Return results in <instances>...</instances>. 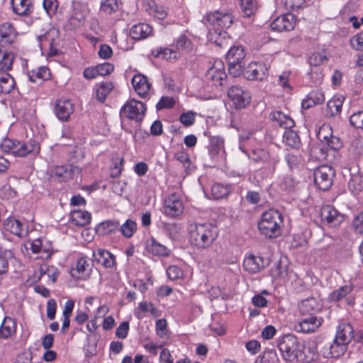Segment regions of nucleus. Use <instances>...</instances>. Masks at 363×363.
Segmentation results:
<instances>
[{"label":"nucleus","instance_id":"f257e3e1","mask_svg":"<svg viewBox=\"0 0 363 363\" xmlns=\"http://www.w3.org/2000/svg\"><path fill=\"white\" fill-rule=\"evenodd\" d=\"M279 349L283 359L286 362L296 361L299 363H309L310 361L305 358L303 354V345L298 341V338L292 335H284L279 341Z\"/></svg>","mask_w":363,"mask_h":363},{"label":"nucleus","instance_id":"f03ea898","mask_svg":"<svg viewBox=\"0 0 363 363\" xmlns=\"http://www.w3.org/2000/svg\"><path fill=\"white\" fill-rule=\"evenodd\" d=\"M218 235L215 226L211 224L195 223L190 226L189 241L198 249H205L213 244Z\"/></svg>","mask_w":363,"mask_h":363},{"label":"nucleus","instance_id":"7ed1b4c3","mask_svg":"<svg viewBox=\"0 0 363 363\" xmlns=\"http://www.w3.org/2000/svg\"><path fill=\"white\" fill-rule=\"evenodd\" d=\"M283 217L277 210L270 209L262 213L258 223L260 233L268 238H276L281 233Z\"/></svg>","mask_w":363,"mask_h":363},{"label":"nucleus","instance_id":"20e7f679","mask_svg":"<svg viewBox=\"0 0 363 363\" xmlns=\"http://www.w3.org/2000/svg\"><path fill=\"white\" fill-rule=\"evenodd\" d=\"M13 60V52L0 50V94H10L16 87L14 79L7 72L11 69Z\"/></svg>","mask_w":363,"mask_h":363},{"label":"nucleus","instance_id":"39448f33","mask_svg":"<svg viewBox=\"0 0 363 363\" xmlns=\"http://www.w3.org/2000/svg\"><path fill=\"white\" fill-rule=\"evenodd\" d=\"M245 56V51L241 46L230 48L225 57L230 74L235 77L243 72Z\"/></svg>","mask_w":363,"mask_h":363},{"label":"nucleus","instance_id":"423d86ee","mask_svg":"<svg viewBox=\"0 0 363 363\" xmlns=\"http://www.w3.org/2000/svg\"><path fill=\"white\" fill-rule=\"evenodd\" d=\"M145 112L146 106L144 103L132 99L127 101L122 106L120 114L122 117H125L137 123H140L145 117Z\"/></svg>","mask_w":363,"mask_h":363},{"label":"nucleus","instance_id":"0eeeda50","mask_svg":"<svg viewBox=\"0 0 363 363\" xmlns=\"http://www.w3.org/2000/svg\"><path fill=\"white\" fill-rule=\"evenodd\" d=\"M335 171L331 167L324 165L315 169L314 182L318 188L323 191L328 190L332 184Z\"/></svg>","mask_w":363,"mask_h":363},{"label":"nucleus","instance_id":"6e6552de","mask_svg":"<svg viewBox=\"0 0 363 363\" xmlns=\"http://www.w3.org/2000/svg\"><path fill=\"white\" fill-rule=\"evenodd\" d=\"M85 19V9L84 5L78 1H73L67 13V22L70 28L75 29L79 27Z\"/></svg>","mask_w":363,"mask_h":363},{"label":"nucleus","instance_id":"1a4fd4ad","mask_svg":"<svg viewBox=\"0 0 363 363\" xmlns=\"http://www.w3.org/2000/svg\"><path fill=\"white\" fill-rule=\"evenodd\" d=\"M228 96L238 109L246 107L251 100L249 92L242 89L239 86L230 87L228 91Z\"/></svg>","mask_w":363,"mask_h":363},{"label":"nucleus","instance_id":"9d476101","mask_svg":"<svg viewBox=\"0 0 363 363\" xmlns=\"http://www.w3.org/2000/svg\"><path fill=\"white\" fill-rule=\"evenodd\" d=\"M207 22L212 26H218L222 29L229 28L233 23V16L228 12L216 11L206 16Z\"/></svg>","mask_w":363,"mask_h":363},{"label":"nucleus","instance_id":"9b49d317","mask_svg":"<svg viewBox=\"0 0 363 363\" xmlns=\"http://www.w3.org/2000/svg\"><path fill=\"white\" fill-rule=\"evenodd\" d=\"M184 211L183 202L179 196L173 194L164 200V213L169 217L180 216Z\"/></svg>","mask_w":363,"mask_h":363},{"label":"nucleus","instance_id":"f8f14e48","mask_svg":"<svg viewBox=\"0 0 363 363\" xmlns=\"http://www.w3.org/2000/svg\"><path fill=\"white\" fill-rule=\"evenodd\" d=\"M206 77V79L213 85H222V81L227 77L223 62L220 60L215 61L213 65L208 69Z\"/></svg>","mask_w":363,"mask_h":363},{"label":"nucleus","instance_id":"ddd939ff","mask_svg":"<svg viewBox=\"0 0 363 363\" xmlns=\"http://www.w3.org/2000/svg\"><path fill=\"white\" fill-rule=\"evenodd\" d=\"M296 16L292 13H286L275 18L270 24L272 30L279 32L289 31L294 28Z\"/></svg>","mask_w":363,"mask_h":363},{"label":"nucleus","instance_id":"4468645a","mask_svg":"<svg viewBox=\"0 0 363 363\" xmlns=\"http://www.w3.org/2000/svg\"><path fill=\"white\" fill-rule=\"evenodd\" d=\"M268 69L264 62H251L247 66L245 76L250 80H264L267 76Z\"/></svg>","mask_w":363,"mask_h":363},{"label":"nucleus","instance_id":"2eb2a0df","mask_svg":"<svg viewBox=\"0 0 363 363\" xmlns=\"http://www.w3.org/2000/svg\"><path fill=\"white\" fill-rule=\"evenodd\" d=\"M320 215L323 220L332 227H336L343 222L344 215L331 206H325L321 208Z\"/></svg>","mask_w":363,"mask_h":363},{"label":"nucleus","instance_id":"dca6fc26","mask_svg":"<svg viewBox=\"0 0 363 363\" xmlns=\"http://www.w3.org/2000/svg\"><path fill=\"white\" fill-rule=\"evenodd\" d=\"M91 267L89 260L85 257L77 259L71 269V275L77 279H86L89 277Z\"/></svg>","mask_w":363,"mask_h":363},{"label":"nucleus","instance_id":"f3484780","mask_svg":"<svg viewBox=\"0 0 363 363\" xmlns=\"http://www.w3.org/2000/svg\"><path fill=\"white\" fill-rule=\"evenodd\" d=\"M267 263L260 256L250 255L243 260V267L245 271L250 274H255L260 272L266 266Z\"/></svg>","mask_w":363,"mask_h":363},{"label":"nucleus","instance_id":"a211bd4d","mask_svg":"<svg viewBox=\"0 0 363 363\" xmlns=\"http://www.w3.org/2000/svg\"><path fill=\"white\" fill-rule=\"evenodd\" d=\"M347 346L348 345L334 339L332 344L323 348V355L325 358H339L345 353Z\"/></svg>","mask_w":363,"mask_h":363},{"label":"nucleus","instance_id":"6ab92c4d","mask_svg":"<svg viewBox=\"0 0 363 363\" xmlns=\"http://www.w3.org/2000/svg\"><path fill=\"white\" fill-rule=\"evenodd\" d=\"M131 82L135 91L139 96L145 98L147 96L151 84L145 75L140 74L134 75Z\"/></svg>","mask_w":363,"mask_h":363},{"label":"nucleus","instance_id":"aec40b11","mask_svg":"<svg viewBox=\"0 0 363 363\" xmlns=\"http://www.w3.org/2000/svg\"><path fill=\"white\" fill-rule=\"evenodd\" d=\"M40 152V145L35 140H30L27 143L18 141L14 156L26 157L28 155H35Z\"/></svg>","mask_w":363,"mask_h":363},{"label":"nucleus","instance_id":"412c9836","mask_svg":"<svg viewBox=\"0 0 363 363\" xmlns=\"http://www.w3.org/2000/svg\"><path fill=\"white\" fill-rule=\"evenodd\" d=\"M145 248L148 252L157 257H168L171 253V250L168 247L161 244L154 238H150L146 240Z\"/></svg>","mask_w":363,"mask_h":363},{"label":"nucleus","instance_id":"4be33fe9","mask_svg":"<svg viewBox=\"0 0 363 363\" xmlns=\"http://www.w3.org/2000/svg\"><path fill=\"white\" fill-rule=\"evenodd\" d=\"M354 336V330L352 325L348 323H342L338 325L334 339L349 345Z\"/></svg>","mask_w":363,"mask_h":363},{"label":"nucleus","instance_id":"5701e85b","mask_svg":"<svg viewBox=\"0 0 363 363\" xmlns=\"http://www.w3.org/2000/svg\"><path fill=\"white\" fill-rule=\"evenodd\" d=\"M323 320L315 316L303 318L296 325V330L303 333L315 332L321 325Z\"/></svg>","mask_w":363,"mask_h":363},{"label":"nucleus","instance_id":"b1692460","mask_svg":"<svg viewBox=\"0 0 363 363\" xmlns=\"http://www.w3.org/2000/svg\"><path fill=\"white\" fill-rule=\"evenodd\" d=\"M73 111V105L67 99L58 100L55 107V115L61 121H67Z\"/></svg>","mask_w":363,"mask_h":363},{"label":"nucleus","instance_id":"393cba45","mask_svg":"<svg viewBox=\"0 0 363 363\" xmlns=\"http://www.w3.org/2000/svg\"><path fill=\"white\" fill-rule=\"evenodd\" d=\"M13 11L19 16H28L33 12V0H11Z\"/></svg>","mask_w":363,"mask_h":363},{"label":"nucleus","instance_id":"a878e982","mask_svg":"<svg viewBox=\"0 0 363 363\" xmlns=\"http://www.w3.org/2000/svg\"><path fill=\"white\" fill-rule=\"evenodd\" d=\"M327 129L328 127L320 128L318 133V138L319 140L321 142V143H325L328 147L330 150H337L340 149L342 146V143L340 140L337 137L333 136L331 133H330V136L325 135Z\"/></svg>","mask_w":363,"mask_h":363},{"label":"nucleus","instance_id":"bb28decb","mask_svg":"<svg viewBox=\"0 0 363 363\" xmlns=\"http://www.w3.org/2000/svg\"><path fill=\"white\" fill-rule=\"evenodd\" d=\"M320 309L321 305L318 301L313 297L302 300L298 304L299 312L303 315H311L320 311Z\"/></svg>","mask_w":363,"mask_h":363},{"label":"nucleus","instance_id":"cd10ccee","mask_svg":"<svg viewBox=\"0 0 363 363\" xmlns=\"http://www.w3.org/2000/svg\"><path fill=\"white\" fill-rule=\"evenodd\" d=\"M152 34V28L147 23H138L132 26L130 35L132 38L140 40L145 39Z\"/></svg>","mask_w":363,"mask_h":363},{"label":"nucleus","instance_id":"c85d7f7f","mask_svg":"<svg viewBox=\"0 0 363 363\" xmlns=\"http://www.w3.org/2000/svg\"><path fill=\"white\" fill-rule=\"evenodd\" d=\"M269 118L274 123L284 129L291 128L294 125V122L291 117L281 111H273L269 115Z\"/></svg>","mask_w":363,"mask_h":363},{"label":"nucleus","instance_id":"c756f323","mask_svg":"<svg viewBox=\"0 0 363 363\" xmlns=\"http://www.w3.org/2000/svg\"><path fill=\"white\" fill-rule=\"evenodd\" d=\"M15 38L16 33L11 23L6 22L0 25V41L2 43H12Z\"/></svg>","mask_w":363,"mask_h":363},{"label":"nucleus","instance_id":"7c9ffc66","mask_svg":"<svg viewBox=\"0 0 363 363\" xmlns=\"http://www.w3.org/2000/svg\"><path fill=\"white\" fill-rule=\"evenodd\" d=\"M255 154L257 155V157L255 160L267 163V166L269 167L271 172L275 171L276 166L279 162V158L277 156L270 155L269 152L262 149L257 150L255 152Z\"/></svg>","mask_w":363,"mask_h":363},{"label":"nucleus","instance_id":"2f4dec72","mask_svg":"<svg viewBox=\"0 0 363 363\" xmlns=\"http://www.w3.org/2000/svg\"><path fill=\"white\" fill-rule=\"evenodd\" d=\"M343 99L342 96H335L327 103L325 114L328 117H333L342 111Z\"/></svg>","mask_w":363,"mask_h":363},{"label":"nucleus","instance_id":"473e14b6","mask_svg":"<svg viewBox=\"0 0 363 363\" xmlns=\"http://www.w3.org/2000/svg\"><path fill=\"white\" fill-rule=\"evenodd\" d=\"M51 174L60 181L63 182L72 177L73 170L70 165H60L52 169Z\"/></svg>","mask_w":363,"mask_h":363},{"label":"nucleus","instance_id":"72a5a7b5","mask_svg":"<svg viewBox=\"0 0 363 363\" xmlns=\"http://www.w3.org/2000/svg\"><path fill=\"white\" fill-rule=\"evenodd\" d=\"M16 330V323L14 319L11 317H6L0 327V337L7 339L15 333Z\"/></svg>","mask_w":363,"mask_h":363},{"label":"nucleus","instance_id":"f704fd0d","mask_svg":"<svg viewBox=\"0 0 363 363\" xmlns=\"http://www.w3.org/2000/svg\"><path fill=\"white\" fill-rule=\"evenodd\" d=\"M154 57L167 60H176L179 57V52L173 48L158 47L152 50Z\"/></svg>","mask_w":363,"mask_h":363},{"label":"nucleus","instance_id":"c9c22d12","mask_svg":"<svg viewBox=\"0 0 363 363\" xmlns=\"http://www.w3.org/2000/svg\"><path fill=\"white\" fill-rule=\"evenodd\" d=\"M71 220L77 226H84L91 221V215L89 212L82 210H75L71 213Z\"/></svg>","mask_w":363,"mask_h":363},{"label":"nucleus","instance_id":"e433bc0d","mask_svg":"<svg viewBox=\"0 0 363 363\" xmlns=\"http://www.w3.org/2000/svg\"><path fill=\"white\" fill-rule=\"evenodd\" d=\"M146 9L150 15L160 20H164L167 16V9L162 6L157 5L154 0L147 1Z\"/></svg>","mask_w":363,"mask_h":363},{"label":"nucleus","instance_id":"4c0bfd02","mask_svg":"<svg viewBox=\"0 0 363 363\" xmlns=\"http://www.w3.org/2000/svg\"><path fill=\"white\" fill-rule=\"evenodd\" d=\"M4 227L6 231L12 234L21 237L23 229L21 222L13 218H9L4 221Z\"/></svg>","mask_w":363,"mask_h":363},{"label":"nucleus","instance_id":"58836bf2","mask_svg":"<svg viewBox=\"0 0 363 363\" xmlns=\"http://www.w3.org/2000/svg\"><path fill=\"white\" fill-rule=\"evenodd\" d=\"M119 222L117 220H106L101 223L96 228L98 234L105 235L118 230Z\"/></svg>","mask_w":363,"mask_h":363},{"label":"nucleus","instance_id":"ea45409f","mask_svg":"<svg viewBox=\"0 0 363 363\" xmlns=\"http://www.w3.org/2000/svg\"><path fill=\"white\" fill-rule=\"evenodd\" d=\"M96 261L106 268L111 267L115 264L114 256L107 250H98L95 254Z\"/></svg>","mask_w":363,"mask_h":363},{"label":"nucleus","instance_id":"a19ab883","mask_svg":"<svg viewBox=\"0 0 363 363\" xmlns=\"http://www.w3.org/2000/svg\"><path fill=\"white\" fill-rule=\"evenodd\" d=\"M29 81L35 83L37 79L42 81L49 79L50 77V70L46 67H40L37 70H31L28 72Z\"/></svg>","mask_w":363,"mask_h":363},{"label":"nucleus","instance_id":"79ce46f5","mask_svg":"<svg viewBox=\"0 0 363 363\" xmlns=\"http://www.w3.org/2000/svg\"><path fill=\"white\" fill-rule=\"evenodd\" d=\"M284 142L288 146L298 149L301 145V140L296 132L290 128L285 129L284 135Z\"/></svg>","mask_w":363,"mask_h":363},{"label":"nucleus","instance_id":"37998d69","mask_svg":"<svg viewBox=\"0 0 363 363\" xmlns=\"http://www.w3.org/2000/svg\"><path fill=\"white\" fill-rule=\"evenodd\" d=\"M240 5L245 17L254 15L259 8L257 0H240Z\"/></svg>","mask_w":363,"mask_h":363},{"label":"nucleus","instance_id":"c03bdc74","mask_svg":"<svg viewBox=\"0 0 363 363\" xmlns=\"http://www.w3.org/2000/svg\"><path fill=\"white\" fill-rule=\"evenodd\" d=\"M353 288L354 286L352 284L341 286L329 295L328 300L330 301H339L350 294L352 291Z\"/></svg>","mask_w":363,"mask_h":363},{"label":"nucleus","instance_id":"a18cd8bd","mask_svg":"<svg viewBox=\"0 0 363 363\" xmlns=\"http://www.w3.org/2000/svg\"><path fill=\"white\" fill-rule=\"evenodd\" d=\"M118 230L121 231V234L125 238H132L135 233L137 231V223L135 221L131 219H128L123 224H119Z\"/></svg>","mask_w":363,"mask_h":363},{"label":"nucleus","instance_id":"49530a36","mask_svg":"<svg viewBox=\"0 0 363 363\" xmlns=\"http://www.w3.org/2000/svg\"><path fill=\"white\" fill-rule=\"evenodd\" d=\"M285 160L290 169H297L303 164L302 155L298 152H290L286 155Z\"/></svg>","mask_w":363,"mask_h":363},{"label":"nucleus","instance_id":"de8ad7c7","mask_svg":"<svg viewBox=\"0 0 363 363\" xmlns=\"http://www.w3.org/2000/svg\"><path fill=\"white\" fill-rule=\"evenodd\" d=\"M113 86L111 82H106L96 86V97L100 102H104L108 94L112 91Z\"/></svg>","mask_w":363,"mask_h":363},{"label":"nucleus","instance_id":"09e8293b","mask_svg":"<svg viewBox=\"0 0 363 363\" xmlns=\"http://www.w3.org/2000/svg\"><path fill=\"white\" fill-rule=\"evenodd\" d=\"M229 193L230 188L228 186H225L221 184H215L211 186V196L213 199H221L228 196Z\"/></svg>","mask_w":363,"mask_h":363},{"label":"nucleus","instance_id":"8fccbe9b","mask_svg":"<svg viewBox=\"0 0 363 363\" xmlns=\"http://www.w3.org/2000/svg\"><path fill=\"white\" fill-rule=\"evenodd\" d=\"M118 9L117 0H101L100 4V13L105 15H111Z\"/></svg>","mask_w":363,"mask_h":363},{"label":"nucleus","instance_id":"3c124183","mask_svg":"<svg viewBox=\"0 0 363 363\" xmlns=\"http://www.w3.org/2000/svg\"><path fill=\"white\" fill-rule=\"evenodd\" d=\"M349 188L354 194H357L363 190V177L355 175L350 179Z\"/></svg>","mask_w":363,"mask_h":363},{"label":"nucleus","instance_id":"603ef678","mask_svg":"<svg viewBox=\"0 0 363 363\" xmlns=\"http://www.w3.org/2000/svg\"><path fill=\"white\" fill-rule=\"evenodd\" d=\"M271 274L275 279H284L288 275L286 265L279 262L271 269Z\"/></svg>","mask_w":363,"mask_h":363},{"label":"nucleus","instance_id":"864d4df0","mask_svg":"<svg viewBox=\"0 0 363 363\" xmlns=\"http://www.w3.org/2000/svg\"><path fill=\"white\" fill-rule=\"evenodd\" d=\"M327 57L323 52H314L308 59V63L311 67H317L327 60Z\"/></svg>","mask_w":363,"mask_h":363},{"label":"nucleus","instance_id":"5fc2aeb1","mask_svg":"<svg viewBox=\"0 0 363 363\" xmlns=\"http://www.w3.org/2000/svg\"><path fill=\"white\" fill-rule=\"evenodd\" d=\"M279 357L275 350L265 351L259 360L255 363H278Z\"/></svg>","mask_w":363,"mask_h":363},{"label":"nucleus","instance_id":"6e6d98bb","mask_svg":"<svg viewBox=\"0 0 363 363\" xmlns=\"http://www.w3.org/2000/svg\"><path fill=\"white\" fill-rule=\"evenodd\" d=\"M13 257L11 251H5L0 255V274H5L9 269V262Z\"/></svg>","mask_w":363,"mask_h":363},{"label":"nucleus","instance_id":"4d7b16f0","mask_svg":"<svg viewBox=\"0 0 363 363\" xmlns=\"http://www.w3.org/2000/svg\"><path fill=\"white\" fill-rule=\"evenodd\" d=\"M43 6L47 14L52 17L57 12L59 3L57 0H43Z\"/></svg>","mask_w":363,"mask_h":363},{"label":"nucleus","instance_id":"13d9d810","mask_svg":"<svg viewBox=\"0 0 363 363\" xmlns=\"http://www.w3.org/2000/svg\"><path fill=\"white\" fill-rule=\"evenodd\" d=\"M211 150L216 154L224 152V139L220 136L211 137L210 139Z\"/></svg>","mask_w":363,"mask_h":363},{"label":"nucleus","instance_id":"bf43d9fd","mask_svg":"<svg viewBox=\"0 0 363 363\" xmlns=\"http://www.w3.org/2000/svg\"><path fill=\"white\" fill-rule=\"evenodd\" d=\"M226 35L225 32H223L218 29H214L211 30L208 33V40L209 41L215 43L218 46H222L223 40L221 36H225Z\"/></svg>","mask_w":363,"mask_h":363},{"label":"nucleus","instance_id":"052dcab7","mask_svg":"<svg viewBox=\"0 0 363 363\" xmlns=\"http://www.w3.org/2000/svg\"><path fill=\"white\" fill-rule=\"evenodd\" d=\"M352 227L356 233L363 235V211L354 216Z\"/></svg>","mask_w":363,"mask_h":363},{"label":"nucleus","instance_id":"680f3d73","mask_svg":"<svg viewBox=\"0 0 363 363\" xmlns=\"http://www.w3.org/2000/svg\"><path fill=\"white\" fill-rule=\"evenodd\" d=\"M350 123L355 128L363 129V111L354 113L350 118Z\"/></svg>","mask_w":363,"mask_h":363},{"label":"nucleus","instance_id":"e2e57ef3","mask_svg":"<svg viewBox=\"0 0 363 363\" xmlns=\"http://www.w3.org/2000/svg\"><path fill=\"white\" fill-rule=\"evenodd\" d=\"M175 104L174 98L170 96H162L160 101L157 104L156 108L157 110H162L164 108H171Z\"/></svg>","mask_w":363,"mask_h":363},{"label":"nucleus","instance_id":"0e129e2a","mask_svg":"<svg viewBox=\"0 0 363 363\" xmlns=\"http://www.w3.org/2000/svg\"><path fill=\"white\" fill-rule=\"evenodd\" d=\"M174 157L176 160L181 162L186 169L189 168L191 162L187 152L184 151H179L174 154Z\"/></svg>","mask_w":363,"mask_h":363},{"label":"nucleus","instance_id":"69168bd1","mask_svg":"<svg viewBox=\"0 0 363 363\" xmlns=\"http://www.w3.org/2000/svg\"><path fill=\"white\" fill-rule=\"evenodd\" d=\"M16 195V191L8 184L0 188V196L3 199H9L15 197Z\"/></svg>","mask_w":363,"mask_h":363},{"label":"nucleus","instance_id":"338daca9","mask_svg":"<svg viewBox=\"0 0 363 363\" xmlns=\"http://www.w3.org/2000/svg\"><path fill=\"white\" fill-rule=\"evenodd\" d=\"M96 67L99 76H106L110 74L114 69V66L108 62L98 65Z\"/></svg>","mask_w":363,"mask_h":363},{"label":"nucleus","instance_id":"774afa93","mask_svg":"<svg viewBox=\"0 0 363 363\" xmlns=\"http://www.w3.org/2000/svg\"><path fill=\"white\" fill-rule=\"evenodd\" d=\"M350 45L357 50L363 49V32L353 36L350 39Z\"/></svg>","mask_w":363,"mask_h":363}]
</instances>
